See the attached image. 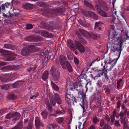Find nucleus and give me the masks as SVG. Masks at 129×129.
Wrapping results in <instances>:
<instances>
[{"label": "nucleus", "instance_id": "obj_28", "mask_svg": "<svg viewBox=\"0 0 129 129\" xmlns=\"http://www.w3.org/2000/svg\"><path fill=\"white\" fill-rule=\"evenodd\" d=\"M117 35L116 32L113 30L112 33L110 34L109 38V39H113V38H115Z\"/></svg>", "mask_w": 129, "mask_h": 129}, {"label": "nucleus", "instance_id": "obj_24", "mask_svg": "<svg viewBox=\"0 0 129 129\" xmlns=\"http://www.w3.org/2000/svg\"><path fill=\"white\" fill-rule=\"evenodd\" d=\"M40 35L44 37H47L50 35V34L46 31H42L40 32Z\"/></svg>", "mask_w": 129, "mask_h": 129}, {"label": "nucleus", "instance_id": "obj_30", "mask_svg": "<svg viewBox=\"0 0 129 129\" xmlns=\"http://www.w3.org/2000/svg\"><path fill=\"white\" fill-rule=\"evenodd\" d=\"M18 129H22L23 128V123L22 122H19L15 126Z\"/></svg>", "mask_w": 129, "mask_h": 129}, {"label": "nucleus", "instance_id": "obj_19", "mask_svg": "<svg viewBox=\"0 0 129 129\" xmlns=\"http://www.w3.org/2000/svg\"><path fill=\"white\" fill-rule=\"evenodd\" d=\"M89 16L90 17L94 19L97 20L98 18L97 15L91 11L89 12Z\"/></svg>", "mask_w": 129, "mask_h": 129}, {"label": "nucleus", "instance_id": "obj_6", "mask_svg": "<svg viewBox=\"0 0 129 129\" xmlns=\"http://www.w3.org/2000/svg\"><path fill=\"white\" fill-rule=\"evenodd\" d=\"M98 3L100 6L105 11L107 12L108 11V8L105 1L102 0H99Z\"/></svg>", "mask_w": 129, "mask_h": 129}, {"label": "nucleus", "instance_id": "obj_44", "mask_svg": "<svg viewBox=\"0 0 129 129\" xmlns=\"http://www.w3.org/2000/svg\"><path fill=\"white\" fill-rule=\"evenodd\" d=\"M33 25L31 24H28L26 25V28L27 29H30L32 28Z\"/></svg>", "mask_w": 129, "mask_h": 129}, {"label": "nucleus", "instance_id": "obj_46", "mask_svg": "<svg viewBox=\"0 0 129 129\" xmlns=\"http://www.w3.org/2000/svg\"><path fill=\"white\" fill-rule=\"evenodd\" d=\"M30 5L28 4H26L23 5V7L25 9H28L29 8Z\"/></svg>", "mask_w": 129, "mask_h": 129}, {"label": "nucleus", "instance_id": "obj_50", "mask_svg": "<svg viewBox=\"0 0 129 129\" xmlns=\"http://www.w3.org/2000/svg\"><path fill=\"white\" fill-rule=\"evenodd\" d=\"M63 118L62 117L59 118H57V122L59 123L62 122L63 121Z\"/></svg>", "mask_w": 129, "mask_h": 129}, {"label": "nucleus", "instance_id": "obj_51", "mask_svg": "<svg viewBox=\"0 0 129 129\" xmlns=\"http://www.w3.org/2000/svg\"><path fill=\"white\" fill-rule=\"evenodd\" d=\"M79 39H80V41L82 43H83L85 44H86L87 43L86 41L85 40L83 39L81 37Z\"/></svg>", "mask_w": 129, "mask_h": 129}, {"label": "nucleus", "instance_id": "obj_15", "mask_svg": "<svg viewBox=\"0 0 129 129\" xmlns=\"http://www.w3.org/2000/svg\"><path fill=\"white\" fill-rule=\"evenodd\" d=\"M102 24H103V23L101 21L96 22L94 28L97 30H100L101 26Z\"/></svg>", "mask_w": 129, "mask_h": 129}, {"label": "nucleus", "instance_id": "obj_12", "mask_svg": "<svg viewBox=\"0 0 129 129\" xmlns=\"http://www.w3.org/2000/svg\"><path fill=\"white\" fill-rule=\"evenodd\" d=\"M49 73L47 71H45L42 74L41 78L44 81L46 80L48 78Z\"/></svg>", "mask_w": 129, "mask_h": 129}, {"label": "nucleus", "instance_id": "obj_54", "mask_svg": "<svg viewBox=\"0 0 129 129\" xmlns=\"http://www.w3.org/2000/svg\"><path fill=\"white\" fill-rule=\"evenodd\" d=\"M25 39L26 41H30L32 39H33L32 38V37L30 36L28 37H26L25 38Z\"/></svg>", "mask_w": 129, "mask_h": 129}, {"label": "nucleus", "instance_id": "obj_21", "mask_svg": "<svg viewBox=\"0 0 129 129\" xmlns=\"http://www.w3.org/2000/svg\"><path fill=\"white\" fill-rule=\"evenodd\" d=\"M41 56H43V57H44V60H43V62L44 63H46V62L50 58H53V57H51L50 58H49L47 57V56L46 55V54L45 53H41Z\"/></svg>", "mask_w": 129, "mask_h": 129}, {"label": "nucleus", "instance_id": "obj_3", "mask_svg": "<svg viewBox=\"0 0 129 129\" xmlns=\"http://www.w3.org/2000/svg\"><path fill=\"white\" fill-rule=\"evenodd\" d=\"M123 110V111H121L119 113V116L120 119H121V121L124 122L125 119H127L126 116L129 118V111L125 108L124 105L122 106Z\"/></svg>", "mask_w": 129, "mask_h": 129}, {"label": "nucleus", "instance_id": "obj_5", "mask_svg": "<svg viewBox=\"0 0 129 129\" xmlns=\"http://www.w3.org/2000/svg\"><path fill=\"white\" fill-rule=\"evenodd\" d=\"M75 44L78 49L81 53H83L85 52V49L82 44L78 41L75 42Z\"/></svg>", "mask_w": 129, "mask_h": 129}, {"label": "nucleus", "instance_id": "obj_39", "mask_svg": "<svg viewBox=\"0 0 129 129\" xmlns=\"http://www.w3.org/2000/svg\"><path fill=\"white\" fill-rule=\"evenodd\" d=\"M56 125L53 124H49L48 126V129H56Z\"/></svg>", "mask_w": 129, "mask_h": 129}, {"label": "nucleus", "instance_id": "obj_27", "mask_svg": "<svg viewBox=\"0 0 129 129\" xmlns=\"http://www.w3.org/2000/svg\"><path fill=\"white\" fill-rule=\"evenodd\" d=\"M4 47L5 48L13 49L14 47L13 45L9 44H6L4 45Z\"/></svg>", "mask_w": 129, "mask_h": 129}, {"label": "nucleus", "instance_id": "obj_25", "mask_svg": "<svg viewBox=\"0 0 129 129\" xmlns=\"http://www.w3.org/2000/svg\"><path fill=\"white\" fill-rule=\"evenodd\" d=\"M1 6V10L2 11H4V12L5 10V8H8L9 7H11V6H10L9 4L8 3L7 4L5 3V4L2 5L1 6Z\"/></svg>", "mask_w": 129, "mask_h": 129}, {"label": "nucleus", "instance_id": "obj_36", "mask_svg": "<svg viewBox=\"0 0 129 129\" xmlns=\"http://www.w3.org/2000/svg\"><path fill=\"white\" fill-rule=\"evenodd\" d=\"M71 97L70 94L67 93L66 95V100L67 101V102L69 103L71 100Z\"/></svg>", "mask_w": 129, "mask_h": 129}, {"label": "nucleus", "instance_id": "obj_31", "mask_svg": "<svg viewBox=\"0 0 129 129\" xmlns=\"http://www.w3.org/2000/svg\"><path fill=\"white\" fill-rule=\"evenodd\" d=\"M51 85L52 87L53 88L54 90L58 91L59 90V87L54 83L52 82H51Z\"/></svg>", "mask_w": 129, "mask_h": 129}, {"label": "nucleus", "instance_id": "obj_33", "mask_svg": "<svg viewBox=\"0 0 129 129\" xmlns=\"http://www.w3.org/2000/svg\"><path fill=\"white\" fill-rule=\"evenodd\" d=\"M99 14L100 15L105 17H106L108 16L107 14L102 10Z\"/></svg>", "mask_w": 129, "mask_h": 129}, {"label": "nucleus", "instance_id": "obj_58", "mask_svg": "<svg viewBox=\"0 0 129 129\" xmlns=\"http://www.w3.org/2000/svg\"><path fill=\"white\" fill-rule=\"evenodd\" d=\"M46 108L51 107L48 101H46Z\"/></svg>", "mask_w": 129, "mask_h": 129}, {"label": "nucleus", "instance_id": "obj_9", "mask_svg": "<svg viewBox=\"0 0 129 129\" xmlns=\"http://www.w3.org/2000/svg\"><path fill=\"white\" fill-rule=\"evenodd\" d=\"M78 31L85 37L89 39L91 37L92 38V35H91L88 32L81 29H79Z\"/></svg>", "mask_w": 129, "mask_h": 129}, {"label": "nucleus", "instance_id": "obj_1", "mask_svg": "<svg viewBox=\"0 0 129 129\" xmlns=\"http://www.w3.org/2000/svg\"><path fill=\"white\" fill-rule=\"evenodd\" d=\"M118 58L115 59H112L110 58L106 59L104 61L106 65V70L105 68V66H104V68L102 69L101 70H98L100 76L103 75L104 74H106L107 70L111 71L115 65Z\"/></svg>", "mask_w": 129, "mask_h": 129}, {"label": "nucleus", "instance_id": "obj_53", "mask_svg": "<svg viewBox=\"0 0 129 129\" xmlns=\"http://www.w3.org/2000/svg\"><path fill=\"white\" fill-rule=\"evenodd\" d=\"M47 109L48 110L49 113L50 114L53 111L52 108L51 106L47 108Z\"/></svg>", "mask_w": 129, "mask_h": 129}, {"label": "nucleus", "instance_id": "obj_49", "mask_svg": "<svg viewBox=\"0 0 129 129\" xmlns=\"http://www.w3.org/2000/svg\"><path fill=\"white\" fill-rule=\"evenodd\" d=\"M111 123H110L111 125H112L113 123L115 121V117L111 116Z\"/></svg>", "mask_w": 129, "mask_h": 129}, {"label": "nucleus", "instance_id": "obj_4", "mask_svg": "<svg viewBox=\"0 0 129 129\" xmlns=\"http://www.w3.org/2000/svg\"><path fill=\"white\" fill-rule=\"evenodd\" d=\"M50 71V74L52 79L55 80L59 78V72L58 69H56L55 67H52Z\"/></svg>", "mask_w": 129, "mask_h": 129}, {"label": "nucleus", "instance_id": "obj_48", "mask_svg": "<svg viewBox=\"0 0 129 129\" xmlns=\"http://www.w3.org/2000/svg\"><path fill=\"white\" fill-rule=\"evenodd\" d=\"M115 125L118 127H120L121 126L119 121L118 120H116L115 121Z\"/></svg>", "mask_w": 129, "mask_h": 129}, {"label": "nucleus", "instance_id": "obj_60", "mask_svg": "<svg viewBox=\"0 0 129 129\" xmlns=\"http://www.w3.org/2000/svg\"><path fill=\"white\" fill-rule=\"evenodd\" d=\"M67 57H68V59L69 60H72L73 59V57L71 55H68Z\"/></svg>", "mask_w": 129, "mask_h": 129}, {"label": "nucleus", "instance_id": "obj_55", "mask_svg": "<svg viewBox=\"0 0 129 129\" xmlns=\"http://www.w3.org/2000/svg\"><path fill=\"white\" fill-rule=\"evenodd\" d=\"M7 64V62H5L0 61V66H3Z\"/></svg>", "mask_w": 129, "mask_h": 129}, {"label": "nucleus", "instance_id": "obj_17", "mask_svg": "<svg viewBox=\"0 0 129 129\" xmlns=\"http://www.w3.org/2000/svg\"><path fill=\"white\" fill-rule=\"evenodd\" d=\"M42 123L40 121V120L38 117L37 116L35 118V125L37 128L41 125Z\"/></svg>", "mask_w": 129, "mask_h": 129}, {"label": "nucleus", "instance_id": "obj_61", "mask_svg": "<svg viewBox=\"0 0 129 129\" xmlns=\"http://www.w3.org/2000/svg\"><path fill=\"white\" fill-rule=\"evenodd\" d=\"M14 95L13 94H10L8 96V98L10 99H14Z\"/></svg>", "mask_w": 129, "mask_h": 129}, {"label": "nucleus", "instance_id": "obj_34", "mask_svg": "<svg viewBox=\"0 0 129 129\" xmlns=\"http://www.w3.org/2000/svg\"><path fill=\"white\" fill-rule=\"evenodd\" d=\"M91 12V11H86L85 10H84L82 11L81 12L82 14L86 16L87 17H89V12Z\"/></svg>", "mask_w": 129, "mask_h": 129}, {"label": "nucleus", "instance_id": "obj_18", "mask_svg": "<svg viewBox=\"0 0 129 129\" xmlns=\"http://www.w3.org/2000/svg\"><path fill=\"white\" fill-rule=\"evenodd\" d=\"M66 67L65 68H63L64 69H67L70 72H71L72 71L73 69L71 65L68 62H66V64L65 65Z\"/></svg>", "mask_w": 129, "mask_h": 129}, {"label": "nucleus", "instance_id": "obj_63", "mask_svg": "<svg viewBox=\"0 0 129 129\" xmlns=\"http://www.w3.org/2000/svg\"><path fill=\"white\" fill-rule=\"evenodd\" d=\"M76 34L79 39L81 37V35L78 31L76 32Z\"/></svg>", "mask_w": 129, "mask_h": 129}, {"label": "nucleus", "instance_id": "obj_38", "mask_svg": "<svg viewBox=\"0 0 129 129\" xmlns=\"http://www.w3.org/2000/svg\"><path fill=\"white\" fill-rule=\"evenodd\" d=\"M95 7L98 13H100V12L102 10L101 7L98 5H95Z\"/></svg>", "mask_w": 129, "mask_h": 129}, {"label": "nucleus", "instance_id": "obj_42", "mask_svg": "<svg viewBox=\"0 0 129 129\" xmlns=\"http://www.w3.org/2000/svg\"><path fill=\"white\" fill-rule=\"evenodd\" d=\"M0 87L1 89L5 90L7 89L8 88V86L7 84H5L3 85H2Z\"/></svg>", "mask_w": 129, "mask_h": 129}, {"label": "nucleus", "instance_id": "obj_10", "mask_svg": "<svg viewBox=\"0 0 129 129\" xmlns=\"http://www.w3.org/2000/svg\"><path fill=\"white\" fill-rule=\"evenodd\" d=\"M21 53L23 56H27L30 55L31 51L29 49L24 48L23 49Z\"/></svg>", "mask_w": 129, "mask_h": 129}, {"label": "nucleus", "instance_id": "obj_47", "mask_svg": "<svg viewBox=\"0 0 129 129\" xmlns=\"http://www.w3.org/2000/svg\"><path fill=\"white\" fill-rule=\"evenodd\" d=\"M105 119L108 123L110 121V118L109 116L107 115H106L105 116Z\"/></svg>", "mask_w": 129, "mask_h": 129}, {"label": "nucleus", "instance_id": "obj_57", "mask_svg": "<svg viewBox=\"0 0 129 129\" xmlns=\"http://www.w3.org/2000/svg\"><path fill=\"white\" fill-rule=\"evenodd\" d=\"M96 127L94 125H91L89 128L88 129H96Z\"/></svg>", "mask_w": 129, "mask_h": 129}, {"label": "nucleus", "instance_id": "obj_56", "mask_svg": "<svg viewBox=\"0 0 129 129\" xmlns=\"http://www.w3.org/2000/svg\"><path fill=\"white\" fill-rule=\"evenodd\" d=\"M74 60L75 63L76 64H77L79 63V61L78 59L76 57H74Z\"/></svg>", "mask_w": 129, "mask_h": 129}, {"label": "nucleus", "instance_id": "obj_23", "mask_svg": "<svg viewBox=\"0 0 129 129\" xmlns=\"http://www.w3.org/2000/svg\"><path fill=\"white\" fill-rule=\"evenodd\" d=\"M120 120L121 123L123 125V129H129V126L128 124H126L127 119H125L124 122L121 121V119Z\"/></svg>", "mask_w": 129, "mask_h": 129}, {"label": "nucleus", "instance_id": "obj_22", "mask_svg": "<svg viewBox=\"0 0 129 129\" xmlns=\"http://www.w3.org/2000/svg\"><path fill=\"white\" fill-rule=\"evenodd\" d=\"M8 76L6 75H3L0 77V80L2 83H5L8 81Z\"/></svg>", "mask_w": 129, "mask_h": 129}, {"label": "nucleus", "instance_id": "obj_52", "mask_svg": "<svg viewBox=\"0 0 129 129\" xmlns=\"http://www.w3.org/2000/svg\"><path fill=\"white\" fill-rule=\"evenodd\" d=\"M116 111L115 110H114L112 113V114L111 116L114 117H115L116 115Z\"/></svg>", "mask_w": 129, "mask_h": 129}, {"label": "nucleus", "instance_id": "obj_26", "mask_svg": "<svg viewBox=\"0 0 129 129\" xmlns=\"http://www.w3.org/2000/svg\"><path fill=\"white\" fill-rule=\"evenodd\" d=\"M115 3V0H113L112 1V5L113 6V11L112 14L113 16L116 15V9H115L114 8V4Z\"/></svg>", "mask_w": 129, "mask_h": 129}, {"label": "nucleus", "instance_id": "obj_13", "mask_svg": "<svg viewBox=\"0 0 129 129\" xmlns=\"http://www.w3.org/2000/svg\"><path fill=\"white\" fill-rule=\"evenodd\" d=\"M84 4L88 7L92 9L94 11H95V9L94 6L92 5L90 2L85 0L84 1Z\"/></svg>", "mask_w": 129, "mask_h": 129}, {"label": "nucleus", "instance_id": "obj_16", "mask_svg": "<svg viewBox=\"0 0 129 129\" xmlns=\"http://www.w3.org/2000/svg\"><path fill=\"white\" fill-rule=\"evenodd\" d=\"M77 87V84L76 83H71L69 86V89L71 91H76Z\"/></svg>", "mask_w": 129, "mask_h": 129}, {"label": "nucleus", "instance_id": "obj_35", "mask_svg": "<svg viewBox=\"0 0 129 129\" xmlns=\"http://www.w3.org/2000/svg\"><path fill=\"white\" fill-rule=\"evenodd\" d=\"M99 121V119L96 117H94L92 118V122L93 123L96 124Z\"/></svg>", "mask_w": 129, "mask_h": 129}, {"label": "nucleus", "instance_id": "obj_62", "mask_svg": "<svg viewBox=\"0 0 129 129\" xmlns=\"http://www.w3.org/2000/svg\"><path fill=\"white\" fill-rule=\"evenodd\" d=\"M6 53V51L3 49H0V53Z\"/></svg>", "mask_w": 129, "mask_h": 129}, {"label": "nucleus", "instance_id": "obj_37", "mask_svg": "<svg viewBox=\"0 0 129 129\" xmlns=\"http://www.w3.org/2000/svg\"><path fill=\"white\" fill-rule=\"evenodd\" d=\"M79 21L80 23L82 26L85 27L87 26V23L85 21L81 20H79Z\"/></svg>", "mask_w": 129, "mask_h": 129}, {"label": "nucleus", "instance_id": "obj_20", "mask_svg": "<svg viewBox=\"0 0 129 129\" xmlns=\"http://www.w3.org/2000/svg\"><path fill=\"white\" fill-rule=\"evenodd\" d=\"M20 118V115L19 113L15 112L13 113V118L14 120H17Z\"/></svg>", "mask_w": 129, "mask_h": 129}, {"label": "nucleus", "instance_id": "obj_32", "mask_svg": "<svg viewBox=\"0 0 129 129\" xmlns=\"http://www.w3.org/2000/svg\"><path fill=\"white\" fill-rule=\"evenodd\" d=\"M94 76L93 77V79H95V77H100V75L98 70H96L94 73Z\"/></svg>", "mask_w": 129, "mask_h": 129}, {"label": "nucleus", "instance_id": "obj_64", "mask_svg": "<svg viewBox=\"0 0 129 129\" xmlns=\"http://www.w3.org/2000/svg\"><path fill=\"white\" fill-rule=\"evenodd\" d=\"M50 102L51 104L53 106H54L56 104L55 102L53 100H51Z\"/></svg>", "mask_w": 129, "mask_h": 129}, {"label": "nucleus", "instance_id": "obj_43", "mask_svg": "<svg viewBox=\"0 0 129 129\" xmlns=\"http://www.w3.org/2000/svg\"><path fill=\"white\" fill-rule=\"evenodd\" d=\"M105 121L104 119H102L100 122V126H103L105 124Z\"/></svg>", "mask_w": 129, "mask_h": 129}, {"label": "nucleus", "instance_id": "obj_14", "mask_svg": "<svg viewBox=\"0 0 129 129\" xmlns=\"http://www.w3.org/2000/svg\"><path fill=\"white\" fill-rule=\"evenodd\" d=\"M76 91H77L78 94H81V92L83 91L82 86L80 84L78 85L77 84V87L76 88Z\"/></svg>", "mask_w": 129, "mask_h": 129}, {"label": "nucleus", "instance_id": "obj_8", "mask_svg": "<svg viewBox=\"0 0 129 129\" xmlns=\"http://www.w3.org/2000/svg\"><path fill=\"white\" fill-rule=\"evenodd\" d=\"M67 42L68 46L71 50L74 51L76 50V47L73 41L70 40H67Z\"/></svg>", "mask_w": 129, "mask_h": 129}, {"label": "nucleus", "instance_id": "obj_40", "mask_svg": "<svg viewBox=\"0 0 129 129\" xmlns=\"http://www.w3.org/2000/svg\"><path fill=\"white\" fill-rule=\"evenodd\" d=\"M13 113H9L6 116L5 118L7 119H9L12 117L13 118Z\"/></svg>", "mask_w": 129, "mask_h": 129}, {"label": "nucleus", "instance_id": "obj_59", "mask_svg": "<svg viewBox=\"0 0 129 129\" xmlns=\"http://www.w3.org/2000/svg\"><path fill=\"white\" fill-rule=\"evenodd\" d=\"M41 4H42V5H41V6L42 7H47L48 6L47 4L46 3H41Z\"/></svg>", "mask_w": 129, "mask_h": 129}, {"label": "nucleus", "instance_id": "obj_45", "mask_svg": "<svg viewBox=\"0 0 129 129\" xmlns=\"http://www.w3.org/2000/svg\"><path fill=\"white\" fill-rule=\"evenodd\" d=\"M103 129H112V128L108 124H106L104 126Z\"/></svg>", "mask_w": 129, "mask_h": 129}, {"label": "nucleus", "instance_id": "obj_29", "mask_svg": "<svg viewBox=\"0 0 129 129\" xmlns=\"http://www.w3.org/2000/svg\"><path fill=\"white\" fill-rule=\"evenodd\" d=\"M41 115L43 119H46L47 117V112L46 110H44L42 112Z\"/></svg>", "mask_w": 129, "mask_h": 129}, {"label": "nucleus", "instance_id": "obj_2", "mask_svg": "<svg viewBox=\"0 0 129 129\" xmlns=\"http://www.w3.org/2000/svg\"><path fill=\"white\" fill-rule=\"evenodd\" d=\"M125 38L122 36H120L118 37V39L116 41L113 39L112 40L113 43L112 50L114 51H119L120 52L119 54L120 55L121 51L122 50V46L123 43L125 40Z\"/></svg>", "mask_w": 129, "mask_h": 129}, {"label": "nucleus", "instance_id": "obj_11", "mask_svg": "<svg viewBox=\"0 0 129 129\" xmlns=\"http://www.w3.org/2000/svg\"><path fill=\"white\" fill-rule=\"evenodd\" d=\"M54 99L57 103L61 104V100L59 94L57 93H55L54 94Z\"/></svg>", "mask_w": 129, "mask_h": 129}, {"label": "nucleus", "instance_id": "obj_41", "mask_svg": "<svg viewBox=\"0 0 129 129\" xmlns=\"http://www.w3.org/2000/svg\"><path fill=\"white\" fill-rule=\"evenodd\" d=\"M122 79H119L117 82V87L118 89H120L121 85V83L122 82Z\"/></svg>", "mask_w": 129, "mask_h": 129}, {"label": "nucleus", "instance_id": "obj_7", "mask_svg": "<svg viewBox=\"0 0 129 129\" xmlns=\"http://www.w3.org/2000/svg\"><path fill=\"white\" fill-rule=\"evenodd\" d=\"M67 58L64 56L61 55L60 56L59 62L60 64L63 68H65V65L66 64L67 61Z\"/></svg>", "mask_w": 129, "mask_h": 129}]
</instances>
